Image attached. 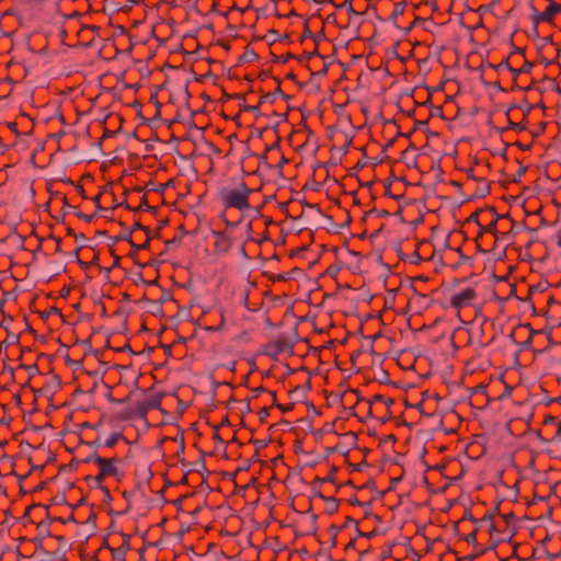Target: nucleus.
<instances>
[{"instance_id": "1", "label": "nucleus", "mask_w": 561, "mask_h": 561, "mask_svg": "<svg viewBox=\"0 0 561 561\" xmlns=\"http://www.w3.org/2000/svg\"><path fill=\"white\" fill-rule=\"evenodd\" d=\"M442 306L451 310L461 322H467L481 312L479 295L473 286H454L444 293Z\"/></svg>"}, {"instance_id": "2", "label": "nucleus", "mask_w": 561, "mask_h": 561, "mask_svg": "<svg viewBox=\"0 0 561 561\" xmlns=\"http://www.w3.org/2000/svg\"><path fill=\"white\" fill-rule=\"evenodd\" d=\"M87 445L92 448V451L81 459L82 463H94L98 466V473L95 476H88L87 481L93 483H102L106 478H114L116 481H121L125 473L122 469L124 465V458L114 456H102L99 453L101 448V437L98 436L94 440L88 442Z\"/></svg>"}, {"instance_id": "3", "label": "nucleus", "mask_w": 561, "mask_h": 561, "mask_svg": "<svg viewBox=\"0 0 561 561\" xmlns=\"http://www.w3.org/2000/svg\"><path fill=\"white\" fill-rule=\"evenodd\" d=\"M466 324H469L468 329H458L456 334H466L467 335V345L476 347V350H480L489 346L496 336L495 327L492 321H490L485 317L479 318L472 317L468 319Z\"/></svg>"}, {"instance_id": "4", "label": "nucleus", "mask_w": 561, "mask_h": 561, "mask_svg": "<svg viewBox=\"0 0 561 561\" xmlns=\"http://www.w3.org/2000/svg\"><path fill=\"white\" fill-rule=\"evenodd\" d=\"M252 193L253 190L243 180H240L232 187H221L218 191V198L225 211L232 208L244 213L251 208L249 199Z\"/></svg>"}, {"instance_id": "5", "label": "nucleus", "mask_w": 561, "mask_h": 561, "mask_svg": "<svg viewBox=\"0 0 561 561\" xmlns=\"http://www.w3.org/2000/svg\"><path fill=\"white\" fill-rule=\"evenodd\" d=\"M495 387H503V391L497 396V400L510 397L513 390V388L504 381L503 377L491 380L488 385L479 383L470 389L469 400L471 407L477 409L485 408L491 401V394H495Z\"/></svg>"}, {"instance_id": "6", "label": "nucleus", "mask_w": 561, "mask_h": 561, "mask_svg": "<svg viewBox=\"0 0 561 561\" xmlns=\"http://www.w3.org/2000/svg\"><path fill=\"white\" fill-rule=\"evenodd\" d=\"M473 523H474L473 530L470 531L465 537V540L468 543H474L477 541L478 531H480L482 529H484L489 534L492 549H494L499 543L506 541V537H504V536L494 537V529H496L497 524L493 522V513L492 512H485V514L481 518L473 519Z\"/></svg>"}, {"instance_id": "7", "label": "nucleus", "mask_w": 561, "mask_h": 561, "mask_svg": "<svg viewBox=\"0 0 561 561\" xmlns=\"http://www.w3.org/2000/svg\"><path fill=\"white\" fill-rule=\"evenodd\" d=\"M394 403L392 398L383 394H375L366 401L367 414L386 423L391 417L390 407Z\"/></svg>"}, {"instance_id": "8", "label": "nucleus", "mask_w": 561, "mask_h": 561, "mask_svg": "<svg viewBox=\"0 0 561 561\" xmlns=\"http://www.w3.org/2000/svg\"><path fill=\"white\" fill-rule=\"evenodd\" d=\"M163 393L154 390L153 388L144 391V399L136 402L133 415L139 420H145L151 410L161 409V401Z\"/></svg>"}, {"instance_id": "9", "label": "nucleus", "mask_w": 561, "mask_h": 561, "mask_svg": "<svg viewBox=\"0 0 561 561\" xmlns=\"http://www.w3.org/2000/svg\"><path fill=\"white\" fill-rule=\"evenodd\" d=\"M530 10L533 11V22L539 23H552L554 16L561 13V3L557 0H548V7L545 11L538 12L533 3H530Z\"/></svg>"}, {"instance_id": "10", "label": "nucleus", "mask_w": 561, "mask_h": 561, "mask_svg": "<svg viewBox=\"0 0 561 561\" xmlns=\"http://www.w3.org/2000/svg\"><path fill=\"white\" fill-rule=\"evenodd\" d=\"M465 186L468 194V199L482 198L490 194V183L483 178L479 176L477 181H466Z\"/></svg>"}, {"instance_id": "11", "label": "nucleus", "mask_w": 561, "mask_h": 561, "mask_svg": "<svg viewBox=\"0 0 561 561\" xmlns=\"http://www.w3.org/2000/svg\"><path fill=\"white\" fill-rule=\"evenodd\" d=\"M500 220L497 222L499 234H496V240L499 241H507L511 234H515L514 228L516 222L510 215V213L500 215Z\"/></svg>"}, {"instance_id": "12", "label": "nucleus", "mask_w": 561, "mask_h": 561, "mask_svg": "<svg viewBox=\"0 0 561 561\" xmlns=\"http://www.w3.org/2000/svg\"><path fill=\"white\" fill-rule=\"evenodd\" d=\"M215 238L214 249L217 253H228L232 248V239L225 231H213Z\"/></svg>"}, {"instance_id": "13", "label": "nucleus", "mask_w": 561, "mask_h": 561, "mask_svg": "<svg viewBox=\"0 0 561 561\" xmlns=\"http://www.w3.org/2000/svg\"><path fill=\"white\" fill-rule=\"evenodd\" d=\"M276 156H279V161L275 167L282 169L283 165L288 162V160L283 153H280V146L278 140L270 146H266L264 153L261 156V160H275Z\"/></svg>"}, {"instance_id": "14", "label": "nucleus", "mask_w": 561, "mask_h": 561, "mask_svg": "<svg viewBox=\"0 0 561 561\" xmlns=\"http://www.w3.org/2000/svg\"><path fill=\"white\" fill-rule=\"evenodd\" d=\"M274 80L277 83V87L275 88L274 91L265 93L262 90H260V92H261L260 104H263L265 102L274 103L277 95L283 96L285 100L289 99V96L282 91L280 80L278 78H274Z\"/></svg>"}, {"instance_id": "15", "label": "nucleus", "mask_w": 561, "mask_h": 561, "mask_svg": "<svg viewBox=\"0 0 561 561\" xmlns=\"http://www.w3.org/2000/svg\"><path fill=\"white\" fill-rule=\"evenodd\" d=\"M497 222H499V220H493V222L490 221V222L480 225V229L478 231L477 239L482 238L484 233H490L494 238L493 243L495 244L496 242H499V240H496V234H499Z\"/></svg>"}, {"instance_id": "16", "label": "nucleus", "mask_w": 561, "mask_h": 561, "mask_svg": "<svg viewBox=\"0 0 561 561\" xmlns=\"http://www.w3.org/2000/svg\"><path fill=\"white\" fill-rule=\"evenodd\" d=\"M500 214L496 213L494 206H486L481 208V225L490 222L493 220H500Z\"/></svg>"}, {"instance_id": "17", "label": "nucleus", "mask_w": 561, "mask_h": 561, "mask_svg": "<svg viewBox=\"0 0 561 561\" xmlns=\"http://www.w3.org/2000/svg\"><path fill=\"white\" fill-rule=\"evenodd\" d=\"M493 522L497 524L496 529H494V537L504 536L506 537V541L512 538L514 535L513 531H511L508 528L505 527L503 523H501V519L496 517L495 514H493Z\"/></svg>"}, {"instance_id": "18", "label": "nucleus", "mask_w": 561, "mask_h": 561, "mask_svg": "<svg viewBox=\"0 0 561 561\" xmlns=\"http://www.w3.org/2000/svg\"><path fill=\"white\" fill-rule=\"evenodd\" d=\"M493 514L496 515L501 519V523L504 524L505 527H510L512 524H514L516 517L513 512L501 514L499 505H496L493 510H491Z\"/></svg>"}, {"instance_id": "19", "label": "nucleus", "mask_w": 561, "mask_h": 561, "mask_svg": "<svg viewBox=\"0 0 561 561\" xmlns=\"http://www.w3.org/2000/svg\"><path fill=\"white\" fill-rule=\"evenodd\" d=\"M291 344L288 342V340L284 336H278L273 343L272 347L275 352V354H280L286 352L287 350L291 348Z\"/></svg>"}, {"instance_id": "20", "label": "nucleus", "mask_w": 561, "mask_h": 561, "mask_svg": "<svg viewBox=\"0 0 561 561\" xmlns=\"http://www.w3.org/2000/svg\"><path fill=\"white\" fill-rule=\"evenodd\" d=\"M129 550L128 539H125L121 547L111 548L112 558L114 560H125L126 553Z\"/></svg>"}, {"instance_id": "21", "label": "nucleus", "mask_w": 561, "mask_h": 561, "mask_svg": "<svg viewBox=\"0 0 561 561\" xmlns=\"http://www.w3.org/2000/svg\"><path fill=\"white\" fill-rule=\"evenodd\" d=\"M122 439H125L123 433H121V432L113 433L104 442L101 440V447L113 448Z\"/></svg>"}, {"instance_id": "22", "label": "nucleus", "mask_w": 561, "mask_h": 561, "mask_svg": "<svg viewBox=\"0 0 561 561\" xmlns=\"http://www.w3.org/2000/svg\"><path fill=\"white\" fill-rule=\"evenodd\" d=\"M316 495H318L323 501H325V503H327V512L328 513L332 514V513L337 511L339 502H337V500L335 497H333V496H324L320 492H317Z\"/></svg>"}, {"instance_id": "23", "label": "nucleus", "mask_w": 561, "mask_h": 561, "mask_svg": "<svg viewBox=\"0 0 561 561\" xmlns=\"http://www.w3.org/2000/svg\"><path fill=\"white\" fill-rule=\"evenodd\" d=\"M525 53V49L523 48H518L515 53L511 54L508 57L504 58L497 66H496V70L500 71L502 69H506V70H512V67L510 65V60L512 58H515L517 55H524Z\"/></svg>"}, {"instance_id": "24", "label": "nucleus", "mask_w": 561, "mask_h": 561, "mask_svg": "<svg viewBox=\"0 0 561 561\" xmlns=\"http://www.w3.org/2000/svg\"><path fill=\"white\" fill-rule=\"evenodd\" d=\"M407 5L408 3L405 1L394 3L393 11L390 14V19L392 20L393 24H397L398 16L404 13Z\"/></svg>"}, {"instance_id": "25", "label": "nucleus", "mask_w": 561, "mask_h": 561, "mask_svg": "<svg viewBox=\"0 0 561 561\" xmlns=\"http://www.w3.org/2000/svg\"><path fill=\"white\" fill-rule=\"evenodd\" d=\"M36 507H44L45 511H46V516H47V519H49V523H53V522H59L61 524H66L67 520L64 519L62 517H49V514H48V506L46 505H41V504H33V505H30L27 508H26V512H25V515H27L30 513L31 510L33 508H36Z\"/></svg>"}, {"instance_id": "26", "label": "nucleus", "mask_w": 561, "mask_h": 561, "mask_svg": "<svg viewBox=\"0 0 561 561\" xmlns=\"http://www.w3.org/2000/svg\"><path fill=\"white\" fill-rule=\"evenodd\" d=\"M93 486L101 490V492L103 493V501L105 503H110L112 501V495H111V492H110V489L102 483H93Z\"/></svg>"}, {"instance_id": "27", "label": "nucleus", "mask_w": 561, "mask_h": 561, "mask_svg": "<svg viewBox=\"0 0 561 561\" xmlns=\"http://www.w3.org/2000/svg\"><path fill=\"white\" fill-rule=\"evenodd\" d=\"M259 58V55L251 48L247 47L243 55L240 57L241 60L245 62L254 61Z\"/></svg>"}, {"instance_id": "28", "label": "nucleus", "mask_w": 561, "mask_h": 561, "mask_svg": "<svg viewBox=\"0 0 561 561\" xmlns=\"http://www.w3.org/2000/svg\"><path fill=\"white\" fill-rule=\"evenodd\" d=\"M370 215H376L377 217H381V218H388L390 216V211H388L387 209H378V208L374 207L369 211L365 213L364 218L367 216H370Z\"/></svg>"}, {"instance_id": "29", "label": "nucleus", "mask_w": 561, "mask_h": 561, "mask_svg": "<svg viewBox=\"0 0 561 561\" xmlns=\"http://www.w3.org/2000/svg\"><path fill=\"white\" fill-rule=\"evenodd\" d=\"M0 91L3 92V94H0V99L7 98L12 91V81L8 80L0 83Z\"/></svg>"}, {"instance_id": "30", "label": "nucleus", "mask_w": 561, "mask_h": 561, "mask_svg": "<svg viewBox=\"0 0 561 561\" xmlns=\"http://www.w3.org/2000/svg\"><path fill=\"white\" fill-rule=\"evenodd\" d=\"M131 239H134L133 231H129V229H127L126 231L116 236L114 238V242H118V241L131 242Z\"/></svg>"}, {"instance_id": "31", "label": "nucleus", "mask_w": 561, "mask_h": 561, "mask_svg": "<svg viewBox=\"0 0 561 561\" xmlns=\"http://www.w3.org/2000/svg\"><path fill=\"white\" fill-rule=\"evenodd\" d=\"M314 56H319V53H318V48L316 47L313 51L309 53V51H304L299 57H296V59L299 61V62H302V61H309L312 57Z\"/></svg>"}, {"instance_id": "32", "label": "nucleus", "mask_w": 561, "mask_h": 561, "mask_svg": "<svg viewBox=\"0 0 561 561\" xmlns=\"http://www.w3.org/2000/svg\"><path fill=\"white\" fill-rule=\"evenodd\" d=\"M481 208L480 209H477L474 210L468 218H467V222H476L478 225V228L480 229V225H481Z\"/></svg>"}, {"instance_id": "33", "label": "nucleus", "mask_w": 561, "mask_h": 561, "mask_svg": "<svg viewBox=\"0 0 561 561\" xmlns=\"http://www.w3.org/2000/svg\"><path fill=\"white\" fill-rule=\"evenodd\" d=\"M328 533H329V534H330V536H331V545H332L333 547H335V546H336V537H337V535H339V533H340V528H337V526H336V525H331V526L328 528Z\"/></svg>"}, {"instance_id": "34", "label": "nucleus", "mask_w": 561, "mask_h": 561, "mask_svg": "<svg viewBox=\"0 0 561 561\" xmlns=\"http://www.w3.org/2000/svg\"><path fill=\"white\" fill-rule=\"evenodd\" d=\"M271 409L272 407H263L259 410L257 415L261 423H266Z\"/></svg>"}, {"instance_id": "35", "label": "nucleus", "mask_w": 561, "mask_h": 561, "mask_svg": "<svg viewBox=\"0 0 561 561\" xmlns=\"http://www.w3.org/2000/svg\"><path fill=\"white\" fill-rule=\"evenodd\" d=\"M296 58V56L291 53H286L280 56H275L273 61L279 62V64H286L288 60Z\"/></svg>"}, {"instance_id": "36", "label": "nucleus", "mask_w": 561, "mask_h": 561, "mask_svg": "<svg viewBox=\"0 0 561 561\" xmlns=\"http://www.w3.org/2000/svg\"><path fill=\"white\" fill-rule=\"evenodd\" d=\"M75 215H76L79 219L84 220L85 222H91V221H93V219L96 217V213H95V214H91V215H87V214L82 213V211H81V210H79V209H76Z\"/></svg>"}, {"instance_id": "37", "label": "nucleus", "mask_w": 561, "mask_h": 561, "mask_svg": "<svg viewBox=\"0 0 561 561\" xmlns=\"http://www.w3.org/2000/svg\"><path fill=\"white\" fill-rule=\"evenodd\" d=\"M341 7L346 8L350 18H352L353 15H359L360 14L359 12L354 10L351 0H344L343 4Z\"/></svg>"}, {"instance_id": "38", "label": "nucleus", "mask_w": 561, "mask_h": 561, "mask_svg": "<svg viewBox=\"0 0 561 561\" xmlns=\"http://www.w3.org/2000/svg\"><path fill=\"white\" fill-rule=\"evenodd\" d=\"M82 248H84V245H83V244H81V245L77 247V249L75 250V255H76V257H77V262H78V264H79L83 270H87L88 267H90V266H91V265L89 264V262H84V261H81V260L79 259V252H80V250H81Z\"/></svg>"}, {"instance_id": "39", "label": "nucleus", "mask_w": 561, "mask_h": 561, "mask_svg": "<svg viewBox=\"0 0 561 561\" xmlns=\"http://www.w3.org/2000/svg\"><path fill=\"white\" fill-rule=\"evenodd\" d=\"M250 442L255 446V456L259 454L260 449L267 446V442L263 439H251Z\"/></svg>"}, {"instance_id": "40", "label": "nucleus", "mask_w": 561, "mask_h": 561, "mask_svg": "<svg viewBox=\"0 0 561 561\" xmlns=\"http://www.w3.org/2000/svg\"><path fill=\"white\" fill-rule=\"evenodd\" d=\"M50 524H51V523H49V519H48L47 522L42 520V522H39V523L37 524V528H38L39 530H42L45 535L49 536V535H50V534H49V525H50Z\"/></svg>"}, {"instance_id": "41", "label": "nucleus", "mask_w": 561, "mask_h": 561, "mask_svg": "<svg viewBox=\"0 0 561 561\" xmlns=\"http://www.w3.org/2000/svg\"><path fill=\"white\" fill-rule=\"evenodd\" d=\"M533 68V64L527 59H524L523 65L518 68V71L522 73H529Z\"/></svg>"}, {"instance_id": "42", "label": "nucleus", "mask_w": 561, "mask_h": 561, "mask_svg": "<svg viewBox=\"0 0 561 561\" xmlns=\"http://www.w3.org/2000/svg\"><path fill=\"white\" fill-rule=\"evenodd\" d=\"M337 472V468L335 466H332L328 476L324 477L325 482H334L335 481V474Z\"/></svg>"}, {"instance_id": "43", "label": "nucleus", "mask_w": 561, "mask_h": 561, "mask_svg": "<svg viewBox=\"0 0 561 561\" xmlns=\"http://www.w3.org/2000/svg\"><path fill=\"white\" fill-rule=\"evenodd\" d=\"M294 407H295V403H293V402L291 403H287V404L277 403L275 405V408H277L283 413L291 411L294 409Z\"/></svg>"}, {"instance_id": "44", "label": "nucleus", "mask_w": 561, "mask_h": 561, "mask_svg": "<svg viewBox=\"0 0 561 561\" xmlns=\"http://www.w3.org/2000/svg\"><path fill=\"white\" fill-rule=\"evenodd\" d=\"M272 279H273L274 282H275V280H277V282H287V280H289V279H290V273H287V272H285V273H279V274H277L276 276H274Z\"/></svg>"}, {"instance_id": "45", "label": "nucleus", "mask_w": 561, "mask_h": 561, "mask_svg": "<svg viewBox=\"0 0 561 561\" xmlns=\"http://www.w3.org/2000/svg\"><path fill=\"white\" fill-rule=\"evenodd\" d=\"M352 524H357V522L354 518H352L351 516H346L344 524L341 526H337V528H340V531H341V530L347 528Z\"/></svg>"}, {"instance_id": "46", "label": "nucleus", "mask_w": 561, "mask_h": 561, "mask_svg": "<svg viewBox=\"0 0 561 561\" xmlns=\"http://www.w3.org/2000/svg\"><path fill=\"white\" fill-rule=\"evenodd\" d=\"M147 206H149L148 205V201H147V196L142 195L140 204L134 210L135 211L145 210L147 208Z\"/></svg>"}, {"instance_id": "47", "label": "nucleus", "mask_w": 561, "mask_h": 561, "mask_svg": "<svg viewBox=\"0 0 561 561\" xmlns=\"http://www.w3.org/2000/svg\"><path fill=\"white\" fill-rule=\"evenodd\" d=\"M182 241V236H175L171 240L165 241V247L178 245Z\"/></svg>"}, {"instance_id": "48", "label": "nucleus", "mask_w": 561, "mask_h": 561, "mask_svg": "<svg viewBox=\"0 0 561 561\" xmlns=\"http://www.w3.org/2000/svg\"><path fill=\"white\" fill-rule=\"evenodd\" d=\"M466 174H467V181H473L474 182V181L479 180V176H477L474 174L473 168L467 169L466 170Z\"/></svg>"}, {"instance_id": "49", "label": "nucleus", "mask_w": 561, "mask_h": 561, "mask_svg": "<svg viewBox=\"0 0 561 561\" xmlns=\"http://www.w3.org/2000/svg\"><path fill=\"white\" fill-rule=\"evenodd\" d=\"M151 239H152L151 234L145 236L144 241L141 243H139L140 250L148 249L150 245Z\"/></svg>"}, {"instance_id": "50", "label": "nucleus", "mask_w": 561, "mask_h": 561, "mask_svg": "<svg viewBox=\"0 0 561 561\" xmlns=\"http://www.w3.org/2000/svg\"><path fill=\"white\" fill-rule=\"evenodd\" d=\"M260 106H261L260 103L256 104V105H244L243 110L245 112H250V113L256 114L259 112V110H260Z\"/></svg>"}, {"instance_id": "51", "label": "nucleus", "mask_w": 561, "mask_h": 561, "mask_svg": "<svg viewBox=\"0 0 561 561\" xmlns=\"http://www.w3.org/2000/svg\"><path fill=\"white\" fill-rule=\"evenodd\" d=\"M50 238L56 242L55 252L56 253H62V251H61V242H62L61 238L55 237L53 234L50 236Z\"/></svg>"}, {"instance_id": "52", "label": "nucleus", "mask_w": 561, "mask_h": 561, "mask_svg": "<svg viewBox=\"0 0 561 561\" xmlns=\"http://www.w3.org/2000/svg\"><path fill=\"white\" fill-rule=\"evenodd\" d=\"M306 37H311L317 43V39H316L313 33L308 27V23H305L304 33H302V39L306 38Z\"/></svg>"}, {"instance_id": "53", "label": "nucleus", "mask_w": 561, "mask_h": 561, "mask_svg": "<svg viewBox=\"0 0 561 561\" xmlns=\"http://www.w3.org/2000/svg\"><path fill=\"white\" fill-rule=\"evenodd\" d=\"M104 192H100L99 194H96L94 197H93V202L96 206V209L98 210H103L104 208L101 206L100 204V199L101 197L103 196Z\"/></svg>"}, {"instance_id": "54", "label": "nucleus", "mask_w": 561, "mask_h": 561, "mask_svg": "<svg viewBox=\"0 0 561 561\" xmlns=\"http://www.w3.org/2000/svg\"><path fill=\"white\" fill-rule=\"evenodd\" d=\"M135 492H136V490H133V491H124V492H123V494H122V495H123V497H124V499L127 501V503H128L127 507H129V506H130V499H131V496L135 494Z\"/></svg>"}, {"instance_id": "55", "label": "nucleus", "mask_w": 561, "mask_h": 561, "mask_svg": "<svg viewBox=\"0 0 561 561\" xmlns=\"http://www.w3.org/2000/svg\"><path fill=\"white\" fill-rule=\"evenodd\" d=\"M61 201H62V209H65V208H71V209H73V210L76 211L77 207H76V206H72V205H70V204L68 203V198H67V196H66V195H62Z\"/></svg>"}, {"instance_id": "56", "label": "nucleus", "mask_w": 561, "mask_h": 561, "mask_svg": "<svg viewBox=\"0 0 561 561\" xmlns=\"http://www.w3.org/2000/svg\"><path fill=\"white\" fill-rule=\"evenodd\" d=\"M142 229V225L139 220L135 221L131 226V228L129 229V231H133V236L136 233V231L138 230H141Z\"/></svg>"}, {"instance_id": "57", "label": "nucleus", "mask_w": 561, "mask_h": 561, "mask_svg": "<svg viewBox=\"0 0 561 561\" xmlns=\"http://www.w3.org/2000/svg\"><path fill=\"white\" fill-rule=\"evenodd\" d=\"M100 28L98 26H85V27H82L79 32V35H81L82 33H85V32H98Z\"/></svg>"}, {"instance_id": "58", "label": "nucleus", "mask_w": 561, "mask_h": 561, "mask_svg": "<svg viewBox=\"0 0 561 561\" xmlns=\"http://www.w3.org/2000/svg\"><path fill=\"white\" fill-rule=\"evenodd\" d=\"M18 125L19 123L18 122H10L8 124V127L10 128V130L16 135H20V131L18 130Z\"/></svg>"}, {"instance_id": "59", "label": "nucleus", "mask_w": 561, "mask_h": 561, "mask_svg": "<svg viewBox=\"0 0 561 561\" xmlns=\"http://www.w3.org/2000/svg\"><path fill=\"white\" fill-rule=\"evenodd\" d=\"M285 78H286V79H288V80H291V81L296 82L300 88L304 85L302 83H299V82L297 81V77H296V75H295L293 71L288 72V73L285 76Z\"/></svg>"}, {"instance_id": "60", "label": "nucleus", "mask_w": 561, "mask_h": 561, "mask_svg": "<svg viewBox=\"0 0 561 561\" xmlns=\"http://www.w3.org/2000/svg\"><path fill=\"white\" fill-rule=\"evenodd\" d=\"M412 257H413V260H412L413 263H420L421 261H423L422 256L420 255L419 250H415L413 252Z\"/></svg>"}, {"instance_id": "61", "label": "nucleus", "mask_w": 561, "mask_h": 561, "mask_svg": "<svg viewBox=\"0 0 561 561\" xmlns=\"http://www.w3.org/2000/svg\"><path fill=\"white\" fill-rule=\"evenodd\" d=\"M254 398H257L262 392H267V390L263 386H259L253 389Z\"/></svg>"}, {"instance_id": "62", "label": "nucleus", "mask_w": 561, "mask_h": 561, "mask_svg": "<svg viewBox=\"0 0 561 561\" xmlns=\"http://www.w3.org/2000/svg\"><path fill=\"white\" fill-rule=\"evenodd\" d=\"M510 72L513 76L514 83H516V80H517L518 76L522 75V72L518 71V68H513V67H512V70H510Z\"/></svg>"}, {"instance_id": "63", "label": "nucleus", "mask_w": 561, "mask_h": 561, "mask_svg": "<svg viewBox=\"0 0 561 561\" xmlns=\"http://www.w3.org/2000/svg\"><path fill=\"white\" fill-rule=\"evenodd\" d=\"M325 483V480L324 478H320V477H316L314 480L312 481V486H317V485H321Z\"/></svg>"}, {"instance_id": "64", "label": "nucleus", "mask_w": 561, "mask_h": 561, "mask_svg": "<svg viewBox=\"0 0 561 561\" xmlns=\"http://www.w3.org/2000/svg\"><path fill=\"white\" fill-rule=\"evenodd\" d=\"M350 504L352 505H358V506H364L365 504L363 502H360L356 496L352 497L348 500Z\"/></svg>"}]
</instances>
